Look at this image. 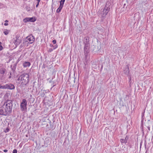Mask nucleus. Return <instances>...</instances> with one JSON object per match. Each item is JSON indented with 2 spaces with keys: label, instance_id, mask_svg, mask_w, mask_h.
<instances>
[{
  "label": "nucleus",
  "instance_id": "dca6fc26",
  "mask_svg": "<svg viewBox=\"0 0 153 153\" xmlns=\"http://www.w3.org/2000/svg\"><path fill=\"white\" fill-rule=\"evenodd\" d=\"M63 6H62V5H60L59 7L56 10V12L57 13H59L62 9Z\"/></svg>",
  "mask_w": 153,
  "mask_h": 153
},
{
  "label": "nucleus",
  "instance_id": "7ed1b4c3",
  "mask_svg": "<svg viewBox=\"0 0 153 153\" xmlns=\"http://www.w3.org/2000/svg\"><path fill=\"white\" fill-rule=\"evenodd\" d=\"M111 5V3L109 1H108L107 2L105 5V8L102 11L103 15L102 16L103 17L105 16L108 13L110 10V6Z\"/></svg>",
  "mask_w": 153,
  "mask_h": 153
},
{
  "label": "nucleus",
  "instance_id": "4be33fe9",
  "mask_svg": "<svg viewBox=\"0 0 153 153\" xmlns=\"http://www.w3.org/2000/svg\"><path fill=\"white\" fill-rule=\"evenodd\" d=\"M17 153V150L16 149H14L13 151V153Z\"/></svg>",
  "mask_w": 153,
  "mask_h": 153
},
{
  "label": "nucleus",
  "instance_id": "0eeeda50",
  "mask_svg": "<svg viewBox=\"0 0 153 153\" xmlns=\"http://www.w3.org/2000/svg\"><path fill=\"white\" fill-rule=\"evenodd\" d=\"M27 41L30 42V43H32L34 41V37L32 35L28 36L27 37Z\"/></svg>",
  "mask_w": 153,
  "mask_h": 153
},
{
  "label": "nucleus",
  "instance_id": "a878e982",
  "mask_svg": "<svg viewBox=\"0 0 153 153\" xmlns=\"http://www.w3.org/2000/svg\"><path fill=\"white\" fill-rule=\"evenodd\" d=\"M3 151L4 152H7V149H4L3 150Z\"/></svg>",
  "mask_w": 153,
  "mask_h": 153
},
{
  "label": "nucleus",
  "instance_id": "6ab92c4d",
  "mask_svg": "<svg viewBox=\"0 0 153 153\" xmlns=\"http://www.w3.org/2000/svg\"><path fill=\"white\" fill-rule=\"evenodd\" d=\"M65 1V0H61V1H60V5H62V6H63L64 2Z\"/></svg>",
  "mask_w": 153,
  "mask_h": 153
},
{
  "label": "nucleus",
  "instance_id": "412c9836",
  "mask_svg": "<svg viewBox=\"0 0 153 153\" xmlns=\"http://www.w3.org/2000/svg\"><path fill=\"white\" fill-rule=\"evenodd\" d=\"M1 42H0V51L2 50L3 49V47L1 45Z\"/></svg>",
  "mask_w": 153,
  "mask_h": 153
},
{
  "label": "nucleus",
  "instance_id": "20e7f679",
  "mask_svg": "<svg viewBox=\"0 0 153 153\" xmlns=\"http://www.w3.org/2000/svg\"><path fill=\"white\" fill-rule=\"evenodd\" d=\"M89 44L88 43L85 44L84 47V54L86 59L87 58L88 54L89 52V48L90 47Z\"/></svg>",
  "mask_w": 153,
  "mask_h": 153
},
{
  "label": "nucleus",
  "instance_id": "423d86ee",
  "mask_svg": "<svg viewBox=\"0 0 153 153\" xmlns=\"http://www.w3.org/2000/svg\"><path fill=\"white\" fill-rule=\"evenodd\" d=\"M36 19L35 17H32L31 18H26L23 20V21L25 22H33L36 21Z\"/></svg>",
  "mask_w": 153,
  "mask_h": 153
},
{
  "label": "nucleus",
  "instance_id": "c85d7f7f",
  "mask_svg": "<svg viewBox=\"0 0 153 153\" xmlns=\"http://www.w3.org/2000/svg\"><path fill=\"white\" fill-rule=\"evenodd\" d=\"M36 0L38 1L37 3H39L40 1V0Z\"/></svg>",
  "mask_w": 153,
  "mask_h": 153
},
{
  "label": "nucleus",
  "instance_id": "7c9ffc66",
  "mask_svg": "<svg viewBox=\"0 0 153 153\" xmlns=\"http://www.w3.org/2000/svg\"><path fill=\"white\" fill-rule=\"evenodd\" d=\"M11 76H9V78H11Z\"/></svg>",
  "mask_w": 153,
  "mask_h": 153
},
{
  "label": "nucleus",
  "instance_id": "2eb2a0df",
  "mask_svg": "<svg viewBox=\"0 0 153 153\" xmlns=\"http://www.w3.org/2000/svg\"><path fill=\"white\" fill-rule=\"evenodd\" d=\"M6 70L4 68H1L0 69V73L1 74H4L5 73Z\"/></svg>",
  "mask_w": 153,
  "mask_h": 153
},
{
  "label": "nucleus",
  "instance_id": "aec40b11",
  "mask_svg": "<svg viewBox=\"0 0 153 153\" xmlns=\"http://www.w3.org/2000/svg\"><path fill=\"white\" fill-rule=\"evenodd\" d=\"M4 33L5 35H7L9 33V31L7 30H6L4 32Z\"/></svg>",
  "mask_w": 153,
  "mask_h": 153
},
{
  "label": "nucleus",
  "instance_id": "393cba45",
  "mask_svg": "<svg viewBox=\"0 0 153 153\" xmlns=\"http://www.w3.org/2000/svg\"><path fill=\"white\" fill-rule=\"evenodd\" d=\"M131 76H129V82H130V83H131Z\"/></svg>",
  "mask_w": 153,
  "mask_h": 153
},
{
  "label": "nucleus",
  "instance_id": "f257e3e1",
  "mask_svg": "<svg viewBox=\"0 0 153 153\" xmlns=\"http://www.w3.org/2000/svg\"><path fill=\"white\" fill-rule=\"evenodd\" d=\"M29 78L28 74H24L19 76L17 80L20 83L26 85L29 82Z\"/></svg>",
  "mask_w": 153,
  "mask_h": 153
},
{
  "label": "nucleus",
  "instance_id": "bb28decb",
  "mask_svg": "<svg viewBox=\"0 0 153 153\" xmlns=\"http://www.w3.org/2000/svg\"><path fill=\"white\" fill-rule=\"evenodd\" d=\"M4 25L5 26L7 25H8V23H5L4 24Z\"/></svg>",
  "mask_w": 153,
  "mask_h": 153
},
{
  "label": "nucleus",
  "instance_id": "cd10ccee",
  "mask_svg": "<svg viewBox=\"0 0 153 153\" xmlns=\"http://www.w3.org/2000/svg\"><path fill=\"white\" fill-rule=\"evenodd\" d=\"M39 3H37V4H36V7H38V5H39Z\"/></svg>",
  "mask_w": 153,
  "mask_h": 153
},
{
  "label": "nucleus",
  "instance_id": "a211bd4d",
  "mask_svg": "<svg viewBox=\"0 0 153 153\" xmlns=\"http://www.w3.org/2000/svg\"><path fill=\"white\" fill-rule=\"evenodd\" d=\"M0 88L3 89H6V85H2L0 84Z\"/></svg>",
  "mask_w": 153,
  "mask_h": 153
},
{
  "label": "nucleus",
  "instance_id": "f8f14e48",
  "mask_svg": "<svg viewBox=\"0 0 153 153\" xmlns=\"http://www.w3.org/2000/svg\"><path fill=\"white\" fill-rule=\"evenodd\" d=\"M151 124V123L150 122H148L145 125L148 129V130L147 131V132H148L150 130V128Z\"/></svg>",
  "mask_w": 153,
  "mask_h": 153
},
{
  "label": "nucleus",
  "instance_id": "4468645a",
  "mask_svg": "<svg viewBox=\"0 0 153 153\" xmlns=\"http://www.w3.org/2000/svg\"><path fill=\"white\" fill-rule=\"evenodd\" d=\"M30 62H25L23 63V66L24 67H27L30 66Z\"/></svg>",
  "mask_w": 153,
  "mask_h": 153
},
{
  "label": "nucleus",
  "instance_id": "9d476101",
  "mask_svg": "<svg viewBox=\"0 0 153 153\" xmlns=\"http://www.w3.org/2000/svg\"><path fill=\"white\" fill-rule=\"evenodd\" d=\"M128 139V137L126 136L125 137V139H120V141L121 143L123 144V143H127Z\"/></svg>",
  "mask_w": 153,
  "mask_h": 153
},
{
  "label": "nucleus",
  "instance_id": "b1692460",
  "mask_svg": "<svg viewBox=\"0 0 153 153\" xmlns=\"http://www.w3.org/2000/svg\"><path fill=\"white\" fill-rule=\"evenodd\" d=\"M53 51V49L52 48H50L48 50V52H51Z\"/></svg>",
  "mask_w": 153,
  "mask_h": 153
},
{
  "label": "nucleus",
  "instance_id": "c756f323",
  "mask_svg": "<svg viewBox=\"0 0 153 153\" xmlns=\"http://www.w3.org/2000/svg\"><path fill=\"white\" fill-rule=\"evenodd\" d=\"M5 22H8V20H5Z\"/></svg>",
  "mask_w": 153,
  "mask_h": 153
},
{
  "label": "nucleus",
  "instance_id": "f03ea898",
  "mask_svg": "<svg viewBox=\"0 0 153 153\" xmlns=\"http://www.w3.org/2000/svg\"><path fill=\"white\" fill-rule=\"evenodd\" d=\"M12 101L10 100H8L4 102V105L3 106V107L9 114L12 111Z\"/></svg>",
  "mask_w": 153,
  "mask_h": 153
},
{
  "label": "nucleus",
  "instance_id": "39448f33",
  "mask_svg": "<svg viewBox=\"0 0 153 153\" xmlns=\"http://www.w3.org/2000/svg\"><path fill=\"white\" fill-rule=\"evenodd\" d=\"M27 102L26 100L23 99L20 104V107L22 111H25L27 109Z\"/></svg>",
  "mask_w": 153,
  "mask_h": 153
},
{
  "label": "nucleus",
  "instance_id": "1a4fd4ad",
  "mask_svg": "<svg viewBox=\"0 0 153 153\" xmlns=\"http://www.w3.org/2000/svg\"><path fill=\"white\" fill-rule=\"evenodd\" d=\"M6 89H14L15 88V86L14 85L11 84H6Z\"/></svg>",
  "mask_w": 153,
  "mask_h": 153
},
{
  "label": "nucleus",
  "instance_id": "5701e85b",
  "mask_svg": "<svg viewBox=\"0 0 153 153\" xmlns=\"http://www.w3.org/2000/svg\"><path fill=\"white\" fill-rule=\"evenodd\" d=\"M53 42L54 44H55L56 43V40H53Z\"/></svg>",
  "mask_w": 153,
  "mask_h": 153
},
{
  "label": "nucleus",
  "instance_id": "f3484780",
  "mask_svg": "<svg viewBox=\"0 0 153 153\" xmlns=\"http://www.w3.org/2000/svg\"><path fill=\"white\" fill-rule=\"evenodd\" d=\"M19 37L18 36H16V37L14 39V42H15V44L16 45L17 44V40L18 39Z\"/></svg>",
  "mask_w": 153,
  "mask_h": 153
},
{
  "label": "nucleus",
  "instance_id": "9b49d317",
  "mask_svg": "<svg viewBox=\"0 0 153 153\" xmlns=\"http://www.w3.org/2000/svg\"><path fill=\"white\" fill-rule=\"evenodd\" d=\"M129 70L128 67L126 66L125 67L124 70V73L127 76H128L129 74Z\"/></svg>",
  "mask_w": 153,
  "mask_h": 153
},
{
  "label": "nucleus",
  "instance_id": "ddd939ff",
  "mask_svg": "<svg viewBox=\"0 0 153 153\" xmlns=\"http://www.w3.org/2000/svg\"><path fill=\"white\" fill-rule=\"evenodd\" d=\"M127 6L126 4H124L123 5V9L122 11L125 13H126L128 11V10L127 9Z\"/></svg>",
  "mask_w": 153,
  "mask_h": 153
},
{
  "label": "nucleus",
  "instance_id": "6e6552de",
  "mask_svg": "<svg viewBox=\"0 0 153 153\" xmlns=\"http://www.w3.org/2000/svg\"><path fill=\"white\" fill-rule=\"evenodd\" d=\"M0 114L6 116L8 115V114L6 111L4 110V109L1 108H0Z\"/></svg>",
  "mask_w": 153,
  "mask_h": 153
},
{
  "label": "nucleus",
  "instance_id": "2f4dec72",
  "mask_svg": "<svg viewBox=\"0 0 153 153\" xmlns=\"http://www.w3.org/2000/svg\"><path fill=\"white\" fill-rule=\"evenodd\" d=\"M142 130H143V128H142Z\"/></svg>",
  "mask_w": 153,
  "mask_h": 153
}]
</instances>
